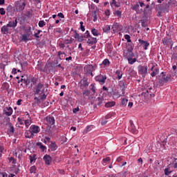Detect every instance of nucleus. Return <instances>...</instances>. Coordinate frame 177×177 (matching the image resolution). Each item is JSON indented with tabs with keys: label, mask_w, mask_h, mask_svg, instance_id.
Instances as JSON below:
<instances>
[{
	"label": "nucleus",
	"mask_w": 177,
	"mask_h": 177,
	"mask_svg": "<svg viewBox=\"0 0 177 177\" xmlns=\"http://www.w3.org/2000/svg\"><path fill=\"white\" fill-rule=\"evenodd\" d=\"M140 6L137 3L136 5H134L133 6L131 7L132 10H135L136 12V13L138 15L139 13H140Z\"/></svg>",
	"instance_id": "obj_28"
},
{
	"label": "nucleus",
	"mask_w": 177,
	"mask_h": 177,
	"mask_svg": "<svg viewBox=\"0 0 177 177\" xmlns=\"http://www.w3.org/2000/svg\"><path fill=\"white\" fill-rule=\"evenodd\" d=\"M13 9V7L12 6H8L6 8L7 12H12V10Z\"/></svg>",
	"instance_id": "obj_60"
},
{
	"label": "nucleus",
	"mask_w": 177,
	"mask_h": 177,
	"mask_svg": "<svg viewBox=\"0 0 177 177\" xmlns=\"http://www.w3.org/2000/svg\"><path fill=\"white\" fill-rule=\"evenodd\" d=\"M24 124H25L26 127H30V120H24Z\"/></svg>",
	"instance_id": "obj_61"
},
{
	"label": "nucleus",
	"mask_w": 177,
	"mask_h": 177,
	"mask_svg": "<svg viewBox=\"0 0 177 177\" xmlns=\"http://www.w3.org/2000/svg\"><path fill=\"white\" fill-rule=\"evenodd\" d=\"M127 84H125V82H124L123 80L120 81L119 82V86H120V88H122V91H125V86H126Z\"/></svg>",
	"instance_id": "obj_35"
},
{
	"label": "nucleus",
	"mask_w": 177,
	"mask_h": 177,
	"mask_svg": "<svg viewBox=\"0 0 177 177\" xmlns=\"http://www.w3.org/2000/svg\"><path fill=\"white\" fill-rule=\"evenodd\" d=\"M113 32H118V31L121 30V25L117 22H114L112 27H111Z\"/></svg>",
	"instance_id": "obj_11"
},
{
	"label": "nucleus",
	"mask_w": 177,
	"mask_h": 177,
	"mask_svg": "<svg viewBox=\"0 0 177 177\" xmlns=\"http://www.w3.org/2000/svg\"><path fill=\"white\" fill-rule=\"evenodd\" d=\"M83 37H84V38H90L91 34L89 33V30H86Z\"/></svg>",
	"instance_id": "obj_53"
},
{
	"label": "nucleus",
	"mask_w": 177,
	"mask_h": 177,
	"mask_svg": "<svg viewBox=\"0 0 177 177\" xmlns=\"http://www.w3.org/2000/svg\"><path fill=\"white\" fill-rule=\"evenodd\" d=\"M147 21H149L147 17H142V19L140 20L142 27L144 28L147 27Z\"/></svg>",
	"instance_id": "obj_20"
},
{
	"label": "nucleus",
	"mask_w": 177,
	"mask_h": 177,
	"mask_svg": "<svg viewBox=\"0 0 177 177\" xmlns=\"http://www.w3.org/2000/svg\"><path fill=\"white\" fill-rule=\"evenodd\" d=\"M172 3V1L169 0L168 3H163L162 6L159 7L160 12H164V13H168L169 12V7Z\"/></svg>",
	"instance_id": "obj_2"
},
{
	"label": "nucleus",
	"mask_w": 177,
	"mask_h": 177,
	"mask_svg": "<svg viewBox=\"0 0 177 177\" xmlns=\"http://www.w3.org/2000/svg\"><path fill=\"white\" fill-rule=\"evenodd\" d=\"M9 161H10V162H12V164H16V160H15V158H13V157H10L9 158Z\"/></svg>",
	"instance_id": "obj_58"
},
{
	"label": "nucleus",
	"mask_w": 177,
	"mask_h": 177,
	"mask_svg": "<svg viewBox=\"0 0 177 177\" xmlns=\"http://www.w3.org/2000/svg\"><path fill=\"white\" fill-rule=\"evenodd\" d=\"M18 82H24V84H26V85H29L31 82V77H30L29 79H21L20 81H19Z\"/></svg>",
	"instance_id": "obj_29"
},
{
	"label": "nucleus",
	"mask_w": 177,
	"mask_h": 177,
	"mask_svg": "<svg viewBox=\"0 0 177 177\" xmlns=\"http://www.w3.org/2000/svg\"><path fill=\"white\" fill-rule=\"evenodd\" d=\"M43 159L44 160L45 164H46V165H50L52 164V157H50L49 155H45Z\"/></svg>",
	"instance_id": "obj_17"
},
{
	"label": "nucleus",
	"mask_w": 177,
	"mask_h": 177,
	"mask_svg": "<svg viewBox=\"0 0 177 177\" xmlns=\"http://www.w3.org/2000/svg\"><path fill=\"white\" fill-rule=\"evenodd\" d=\"M35 157H37V155L34 154L33 156H30L29 158H30V163L32 164V162H34V161H35Z\"/></svg>",
	"instance_id": "obj_41"
},
{
	"label": "nucleus",
	"mask_w": 177,
	"mask_h": 177,
	"mask_svg": "<svg viewBox=\"0 0 177 177\" xmlns=\"http://www.w3.org/2000/svg\"><path fill=\"white\" fill-rule=\"evenodd\" d=\"M1 32L4 35L9 34V26L8 25L2 26Z\"/></svg>",
	"instance_id": "obj_27"
},
{
	"label": "nucleus",
	"mask_w": 177,
	"mask_h": 177,
	"mask_svg": "<svg viewBox=\"0 0 177 177\" xmlns=\"http://www.w3.org/2000/svg\"><path fill=\"white\" fill-rule=\"evenodd\" d=\"M84 37V35L79 36V37L77 38V41L79 42H82V41L85 40V39Z\"/></svg>",
	"instance_id": "obj_55"
},
{
	"label": "nucleus",
	"mask_w": 177,
	"mask_h": 177,
	"mask_svg": "<svg viewBox=\"0 0 177 177\" xmlns=\"http://www.w3.org/2000/svg\"><path fill=\"white\" fill-rule=\"evenodd\" d=\"M46 120L50 124V125H53L55 124V118L52 116H47Z\"/></svg>",
	"instance_id": "obj_26"
},
{
	"label": "nucleus",
	"mask_w": 177,
	"mask_h": 177,
	"mask_svg": "<svg viewBox=\"0 0 177 177\" xmlns=\"http://www.w3.org/2000/svg\"><path fill=\"white\" fill-rule=\"evenodd\" d=\"M102 30L104 32L109 34V32H110V30H111V28L110 27V26L106 25L105 27L102 28Z\"/></svg>",
	"instance_id": "obj_33"
},
{
	"label": "nucleus",
	"mask_w": 177,
	"mask_h": 177,
	"mask_svg": "<svg viewBox=\"0 0 177 177\" xmlns=\"http://www.w3.org/2000/svg\"><path fill=\"white\" fill-rule=\"evenodd\" d=\"M102 64H104V66H110V61L109 60V59H105L102 62Z\"/></svg>",
	"instance_id": "obj_42"
},
{
	"label": "nucleus",
	"mask_w": 177,
	"mask_h": 177,
	"mask_svg": "<svg viewBox=\"0 0 177 177\" xmlns=\"http://www.w3.org/2000/svg\"><path fill=\"white\" fill-rule=\"evenodd\" d=\"M8 130L7 131V133L9 134L10 133L11 135H13L15 133V127H13V124L12 122L8 123Z\"/></svg>",
	"instance_id": "obj_21"
},
{
	"label": "nucleus",
	"mask_w": 177,
	"mask_h": 177,
	"mask_svg": "<svg viewBox=\"0 0 177 177\" xmlns=\"http://www.w3.org/2000/svg\"><path fill=\"white\" fill-rule=\"evenodd\" d=\"M111 5V6L113 5V6H116V8H118V6H120L119 5H117V1L115 0H112Z\"/></svg>",
	"instance_id": "obj_56"
},
{
	"label": "nucleus",
	"mask_w": 177,
	"mask_h": 177,
	"mask_svg": "<svg viewBox=\"0 0 177 177\" xmlns=\"http://www.w3.org/2000/svg\"><path fill=\"white\" fill-rule=\"evenodd\" d=\"M42 88H44V84L42 83L39 82L37 84H36L33 90L35 95H39Z\"/></svg>",
	"instance_id": "obj_8"
},
{
	"label": "nucleus",
	"mask_w": 177,
	"mask_h": 177,
	"mask_svg": "<svg viewBox=\"0 0 177 177\" xmlns=\"http://www.w3.org/2000/svg\"><path fill=\"white\" fill-rule=\"evenodd\" d=\"M115 106V102H109L105 104V107L109 108V107H113Z\"/></svg>",
	"instance_id": "obj_34"
},
{
	"label": "nucleus",
	"mask_w": 177,
	"mask_h": 177,
	"mask_svg": "<svg viewBox=\"0 0 177 177\" xmlns=\"http://www.w3.org/2000/svg\"><path fill=\"white\" fill-rule=\"evenodd\" d=\"M149 90H147L146 92H142L141 93V96H142L143 97H145V99H149Z\"/></svg>",
	"instance_id": "obj_37"
},
{
	"label": "nucleus",
	"mask_w": 177,
	"mask_h": 177,
	"mask_svg": "<svg viewBox=\"0 0 177 177\" xmlns=\"http://www.w3.org/2000/svg\"><path fill=\"white\" fill-rule=\"evenodd\" d=\"M124 39H126L127 42H129V43L132 42V41L131 40V36L129 35H125Z\"/></svg>",
	"instance_id": "obj_48"
},
{
	"label": "nucleus",
	"mask_w": 177,
	"mask_h": 177,
	"mask_svg": "<svg viewBox=\"0 0 177 177\" xmlns=\"http://www.w3.org/2000/svg\"><path fill=\"white\" fill-rule=\"evenodd\" d=\"M79 84H80L81 89H84V88H87V86H89V83L88 82V79H86L85 77L83 78V84H82V80H81Z\"/></svg>",
	"instance_id": "obj_14"
},
{
	"label": "nucleus",
	"mask_w": 177,
	"mask_h": 177,
	"mask_svg": "<svg viewBox=\"0 0 177 177\" xmlns=\"http://www.w3.org/2000/svg\"><path fill=\"white\" fill-rule=\"evenodd\" d=\"M95 79L100 85H104V84H106V80H107V76L99 75L96 76Z\"/></svg>",
	"instance_id": "obj_6"
},
{
	"label": "nucleus",
	"mask_w": 177,
	"mask_h": 177,
	"mask_svg": "<svg viewBox=\"0 0 177 177\" xmlns=\"http://www.w3.org/2000/svg\"><path fill=\"white\" fill-rule=\"evenodd\" d=\"M91 32H92L93 35H94L95 37H97V35H99V30H97L95 28H93L91 30Z\"/></svg>",
	"instance_id": "obj_38"
},
{
	"label": "nucleus",
	"mask_w": 177,
	"mask_h": 177,
	"mask_svg": "<svg viewBox=\"0 0 177 177\" xmlns=\"http://www.w3.org/2000/svg\"><path fill=\"white\" fill-rule=\"evenodd\" d=\"M7 27L16 28V27H17V18H15V21H10L8 24H7Z\"/></svg>",
	"instance_id": "obj_15"
},
{
	"label": "nucleus",
	"mask_w": 177,
	"mask_h": 177,
	"mask_svg": "<svg viewBox=\"0 0 177 177\" xmlns=\"http://www.w3.org/2000/svg\"><path fill=\"white\" fill-rule=\"evenodd\" d=\"M82 93L84 96H89V95H91V91L88 90H84Z\"/></svg>",
	"instance_id": "obj_49"
},
{
	"label": "nucleus",
	"mask_w": 177,
	"mask_h": 177,
	"mask_svg": "<svg viewBox=\"0 0 177 177\" xmlns=\"http://www.w3.org/2000/svg\"><path fill=\"white\" fill-rule=\"evenodd\" d=\"M36 171H37V167L35 166H32L30 169V174H35Z\"/></svg>",
	"instance_id": "obj_45"
},
{
	"label": "nucleus",
	"mask_w": 177,
	"mask_h": 177,
	"mask_svg": "<svg viewBox=\"0 0 177 177\" xmlns=\"http://www.w3.org/2000/svg\"><path fill=\"white\" fill-rule=\"evenodd\" d=\"M94 68L93 65H88L86 67V74H90V75H91V77H93V73H92L93 71Z\"/></svg>",
	"instance_id": "obj_18"
},
{
	"label": "nucleus",
	"mask_w": 177,
	"mask_h": 177,
	"mask_svg": "<svg viewBox=\"0 0 177 177\" xmlns=\"http://www.w3.org/2000/svg\"><path fill=\"white\" fill-rule=\"evenodd\" d=\"M97 43V39H96V37H89V39L87 41V44H88V45H95Z\"/></svg>",
	"instance_id": "obj_19"
},
{
	"label": "nucleus",
	"mask_w": 177,
	"mask_h": 177,
	"mask_svg": "<svg viewBox=\"0 0 177 177\" xmlns=\"http://www.w3.org/2000/svg\"><path fill=\"white\" fill-rule=\"evenodd\" d=\"M21 41L23 42H27V41H30V33L28 32L22 35Z\"/></svg>",
	"instance_id": "obj_22"
},
{
	"label": "nucleus",
	"mask_w": 177,
	"mask_h": 177,
	"mask_svg": "<svg viewBox=\"0 0 177 177\" xmlns=\"http://www.w3.org/2000/svg\"><path fill=\"white\" fill-rule=\"evenodd\" d=\"M97 100H98L97 106H102V104L103 103V100L102 99V97H98Z\"/></svg>",
	"instance_id": "obj_51"
},
{
	"label": "nucleus",
	"mask_w": 177,
	"mask_h": 177,
	"mask_svg": "<svg viewBox=\"0 0 177 177\" xmlns=\"http://www.w3.org/2000/svg\"><path fill=\"white\" fill-rule=\"evenodd\" d=\"M26 5H27L26 2L21 1H17L15 3V9L17 12H23L26 8Z\"/></svg>",
	"instance_id": "obj_4"
},
{
	"label": "nucleus",
	"mask_w": 177,
	"mask_h": 177,
	"mask_svg": "<svg viewBox=\"0 0 177 177\" xmlns=\"http://www.w3.org/2000/svg\"><path fill=\"white\" fill-rule=\"evenodd\" d=\"M127 60L129 62V64H133L136 62V58H127Z\"/></svg>",
	"instance_id": "obj_39"
},
{
	"label": "nucleus",
	"mask_w": 177,
	"mask_h": 177,
	"mask_svg": "<svg viewBox=\"0 0 177 177\" xmlns=\"http://www.w3.org/2000/svg\"><path fill=\"white\" fill-rule=\"evenodd\" d=\"M46 100V95H45V91H42L41 93L39 94L38 97H35V100H36V103L37 104H41V102H44V100Z\"/></svg>",
	"instance_id": "obj_5"
},
{
	"label": "nucleus",
	"mask_w": 177,
	"mask_h": 177,
	"mask_svg": "<svg viewBox=\"0 0 177 177\" xmlns=\"http://www.w3.org/2000/svg\"><path fill=\"white\" fill-rule=\"evenodd\" d=\"M44 26H46V22H45V21L44 20H41L39 21V27H44Z\"/></svg>",
	"instance_id": "obj_40"
},
{
	"label": "nucleus",
	"mask_w": 177,
	"mask_h": 177,
	"mask_svg": "<svg viewBox=\"0 0 177 177\" xmlns=\"http://www.w3.org/2000/svg\"><path fill=\"white\" fill-rule=\"evenodd\" d=\"M3 113L6 115H8V117H10V115L13 114V109L10 106L6 107V109H3Z\"/></svg>",
	"instance_id": "obj_12"
},
{
	"label": "nucleus",
	"mask_w": 177,
	"mask_h": 177,
	"mask_svg": "<svg viewBox=\"0 0 177 177\" xmlns=\"http://www.w3.org/2000/svg\"><path fill=\"white\" fill-rule=\"evenodd\" d=\"M36 146H38L41 151H45V150H46V147L45 145H42V142H37Z\"/></svg>",
	"instance_id": "obj_30"
},
{
	"label": "nucleus",
	"mask_w": 177,
	"mask_h": 177,
	"mask_svg": "<svg viewBox=\"0 0 177 177\" xmlns=\"http://www.w3.org/2000/svg\"><path fill=\"white\" fill-rule=\"evenodd\" d=\"M73 113L75 114V113H78L80 111V107H77L73 109Z\"/></svg>",
	"instance_id": "obj_62"
},
{
	"label": "nucleus",
	"mask_w": 177,
	"mask_h": 177,
	"mask_svg": "<svg viewBox=\"0 0 177 177\" xmlns=\"http://www.w3.org/2000/svg\"><path fill=\"white\" fill-rule=\"evenodd\" d=\"M64 44H65L66 45L68 44H73V39H66L64 40Z\"/></svg>",
	"instance_id": "obj_44"
},
{
	"label": "nucleus",
	"mask_w": 177,
	"mask_h": 177,
	"mask_svg": "<svg viewBox=\"0 0 177 177\" xmlns=\"http://www.w3.org/2000/svg\"><path fill=\"white\" fill-rule=\"evenodd\" d=\"M25 16H26V17H32V12H31L30 11H26L25 13Z\"/></svg>",
	"instance_id": "obj_47"
},
{
	"label": "nucleus",
	"mask_w": 177,
	"mask_h": 177,
	"mask_svg": "<svg viewBox=\"0 0 177 177\" xmlns=\"http://www.w3.org/2000/svg\"><path fill=\"white\" fill-rule=\"evenodd\" d=\"M138 42L144 46L145 50H147V47L150 46V43L147 42V41L142 40V39H139Z\"/></svg>",
	"instance_id": "obj_16"
},
{
	"label": "nucleus",
	"mask_w": 177,
	"mask_h": 177,
	"mask_svg": "<svg viewBox=\"0 0 177 177\" xmlns=\"http://www.w3.org/2000/svg\"><path fill=\"white\" fill-rule=\"evenodd\" d=\"M138 72L141 74L142 77H146L147 75V66H143L142 65H139L138 67Z\"/></svg>",
	"instance_id": "obj_7"
},
{
	"label": "nucleus",
	"mask_w": 177,
	"mask_h": 177,
	"mask_svg": "<svg viewBox=\"0 0 177 177\" xmlns=\"http://www.w3.org/2000/svg\"><path fill=\"white\" fill-rule=\"evenodd\" d=\"M90 86H91V91H92V92H93V93H96L95 84H91Z\"/></svg>",
	"instance_id": "obj_52"
},
{
	"label": "nucleus",
	"mask_w": 177,
	"mask_h": 177,
	"mask_svg": "<svg viewBox=\"0 0 177 177\" xmlns=\"http://www.w3.org/2000/svg\"><path fill=\"white\" fill-rule=\"evenodd\" d=\"M158 81L160 85H164V84H167L168 81H171V77L167 76L164 72H162L158 77Z\"/></svg>",
	"instance_id": "obj_1"
},
{
	"label": "nucleus",
	"mask_w": 177,
	"mask_h": 177,
	"mask_svg": "<svg viewBox=\"0 0 177 177\" xmlns=\"http://www.w3.org/2000/svg\"><path fill=\"white\" fill-rule=\"evenodd\" d=\"M6 13V12L5 11V8H0V15L3 16V15H5Z\"/></svg>",
	"instance_id": "obj_57"
},
{
	"label": "nucleus",
	"mask_w": 177,
	"mask_h": 177,
	"mask_svg": "<svg viewBox=\"0 0 177 177\" xmlns=\"http://www.w3.org/2000/svg\"><path fill=\"white\" fill-rule=\"evenodd\" d=\"M115 15H118L119 17H121V16H122V12L120 10H116Z\"/></svg>",
	"instance_id": "obj_59"
},
{
	"label": "nucleus",
	"mask_w": 177,
	"mask_h": 177,
	"mask_svg": "<svg viewBox=\"0 0 177 177\" xmlns=\"http://www.w3.org/2000/svg\"><path fill=\"white\" fill-rule=\"evenodd\" d=\"M0 177H8V174L1 173L0 174Z\"/></svg>",
	"instance_id": "obj_64"
},
{
	"label": "nucleus",
	"mask_w": 177,
	"mask_h": 177,
	"mask_svg": "<svg viewBox=\"0 0 177 177\" xmlns=\"http://www.w3.org/2000/svg\"><path fill=\"white\" fill-rule=\"evenodd\" d=\"M130 131L132 132V133H138V130L135 128V124H133V122L132 120H130Z\"/></svg>",
	"instance_id": "obj_23"
},
{
	"label": "nucleus",
	"mask_w": 177,
	"mask_h": 177,
	"mask_svg": "<svg viewBox=\"0 0 177 177\" xmlns=\"http://www.w3.org/2000/svg\"><path fill=\"white\" fill-rule=\"evenodd\" d=\"M30 82L32 83V85H37V83L38 82V78L30 77Z\"/></svg>",
	"instance_id": "obj_36"
},
{
	"label": "nucleus",
	"mask_w": 177,
	"mask_h": 177,
	"mask_svg": "<svg viewBox=\"0 0 177 177\" xmlns=\"http://www.w3.org/2000/svg\"><path fill=\"white\" fill-rule=\"evenodd\" d=\"M37 68H38V70H39L40 71H43V72L46 71V68H45V67L44 66V64H37Z\"/></svg>",
	"instance_id": "obj_32"
},
{
	"label": "nucleus",
	"mask_w": 177,
	"mask_h": 177,
	"mask_svg": "<svg viewBox=\"0 0 177 177\" xmlns=\"http://www.w3.org/2000/svg\"><path fill=\"white\" fill-rule=\"evenodd\" d=\"M115 75H116V80H121L122 78V70L118 69L115 71Z\"/></svg>",
	"instance_id": "obj_25"
},
{
	"label": "nucleus",
	"mask_w": 177,
	"mask_h": 177,
	"mask_svg": "<svg viewBox=\"0 0 177 177\" xmlns=\"http://www.w3.org/2000/svg\"><path fill=\"white\" fill-rule=\"evenodd\" d=\"M40 131H41V129H39V127L37 125H32L30 127L29 132L30 133H39Z\"/></svg>",
	"instance_id": "obj_9"
},
{
	"label": "nucleus",
	"mask_w": 177,
	"mask_h": 177,
	"mask_svg": "<svg viewBox=\"0 0 177 177\" xmlns=\"http://www.w3.org/2000/svg\"><path fill=\"white\" fill-rule=\"evenodd\" d=\"M129 48H127V53H124V57L128 58H132L133 56H135V54L132 52L133 50V47L132 46V44H128Z\"/></svg>",
	"instance_id": "obj_3"
},
{
	"label": "nucleus",
	"mask_w": 177,
	"mask_h": 177,
	"mask_svg": "<svg viewBox=\"0 0 177 177\" xmlns=\"http://www.w3.org/2000/svg\"><path fill=\"white\" fill-rule=\"evenodd\" d=\"M41 32H42V30H37V32L35 33L34 37L35 38H39V34H41Z\"/></svg>",
	"instance_id": "obj_50"
},
{
	"label": "nucleus",
	"mask_w": 177,
	"mask_h": 177,
	"mask_svg": "<svg viewBox=\"0 0 177 177\" xmlns=\"http://www.w3.org/2000/svg\"><path fill=\"white\" fill-rule=\"evenodd\" d=\"M50 147L52 151H55L57 150V145L55 142H51V144L50 145Z\"/></svg>",
	"instance_id": "obj_31"
},
{
	"label": "nucleus",
	"mask_w": 177,
	"mask_h": 177,
	"mask_svg": "<svg viewBox=\"0 0 177 177\" xmlns=\"http://www.w3.org/2000/svg\"><path fill=\"white\" fill-rule=\"evenodd\" d=\"M127 104H128V99L127 98H123L122 100V105L123 106H127Z\"/></svg>",
	"instance_id": "obj_46"
},
{
	"label": "nucleus",
	"mask_w": 177,
	"mask_h": 177,
	"mask_svg": "<svg viewBox=\"0 0 177 177\" xmlns=\"http://www.w3.org/2000/svg\"><path fill=\"white\" fill-rule=\"evenodd\" d=\"M109 161H110V158L109 157H106V158L103 159L104 162H109Z\"/></svg>",
	"instance_id": "obj_63"
},
{
	"label": "nucleus",
	"mask_w": 177,
	"mask_h": 177,
	"mask_svg": "<svg viewBox=\"0 0 177 177\" xmlns=\"http://www.w3.org/2000/svg\"><path fill=\"white\" fill-rule=\"evenodd\" d=\"M162 44L167 46L171 45L172 39L166 37L162 39Z\"/></svg>",
	"instance_id": "obj_24"
},
{
	"label": "nucleus",
	"mask_w": 177,
	"mask_h": 177,
	"mask_svg": "<svg viewBox=\"0 0 177 177\" xmlns=\"http://www.w3.org/2000/svg\"><path fill=\"white\" fill-rule=\"evenodd\" d=\"M151 71H152V73H151V75L152 77H156V75H157V74H158V73H160V68H158V66H157V65L156 66H153L151 68Z\"/></svg>",
	"instance_id": "obj_10"
},
{
	"label": "nucleus",
	"mask_w": 177,
	"mask_h": 177,
	"mask_svg": "<svg viewBox=\"0 0 177 177\" xmlns=\"http://www.w3.org/2000/svg\"><path fill=\"white\" fill-rule=\"evenodd\" d=\"M165 175L167 176L169 175V174H171V171H169V167L165 168L164 170Z\"/></svg>",
	"instance_id": "obj_43"
},
{
	"label": "nucleus",
	"mask_w": 177,
	"mask_h": 177,
	"mask_svg": "<svg viewBox=\"0 0 177 177\" xmlns=\"http://www.w3.org/2000/svg\"><path fill=\"white\" fill-rule=\"evenodd\" d=\"M65 43H62V41H60L59 43V46L61 49H64V48H66V45H64Z\"/></svg>",
	"instance_id": "obj_54"
},
{
	"label": "nucleus",
	"mask_w": 177,
	"mask_h": 177,
	"mask_svg": "<svg viewBox=\"0 0 177 177\" xmlns=\"http://www.w3.org/2000/svg\"><path fill=\"white\" fill-rule=\"evenodd\" d=\"M99 13H100V10L96 8L92 11V16L93 17V21H97V17L99 16Z\"/></svg>",
	"instance_id": "obj_13"
}]
</instances>
